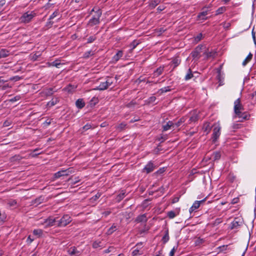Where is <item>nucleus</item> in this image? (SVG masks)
<instances>
[{
    "label": "nucleus",
    "mask_w": 256,
    "mask_h": 256,
    "mask_svg": "<svg viewBox=\"0 0 256 256\" xmlns=\"http://www.w3.org/2000/svg\"><path fill=\"white\" fill-rule=\"evenodd\" d=\"M35 14L32 12L30 13L25 12L20 18V20L22 22L28 23L32 20Z\"/></svg>",
    "instance_id": "f03ea898"
},
{
    "label": "nucleus",
    "mask_w": 256,
    "mask_h": 256,
    "mask_svg": "<svg viewBox=\"0 0 256 256\" xmlns=\"http://www.w3.org/2000/svg\"><path fill=\"white\" fill-rule=\"evenodd\" d=\"M91 51H88L86 52L84 54V58H88L90 57V56L92 55Z\"/></svg>",
    "instance_id": "6e6d98bb"
},
{
    "label": "nucleus",
    "mask_w": 256,
    "mask_h": 256,
    "mask_svg": "<svg viewBox=\"0 0 256 256\" xmlns=\"http://www.w3.org/2000/svg\"><path fill=\"white\" fill-rule=\"evenodd\" d=\"M202 34H199L196 38V40L197 41H200L202 39Z\"/></svg>",
    "instance_id": "338daca9"
},
{
    "label": "nucleus",
    "mask_w": 256,
    "mask_h": 256,
    "mask_svg": "<svg viewBox=\"0 0 256 256\" xmlns=\"http://www.w3.org/2000/svg\"><path fill=\"white\" fill-rule=\"evenodd\" d=\"M148 220L146 216V214H143L138 216L136 219V222H146Z\"/></svg>",
    "instance_id": "dca6fc26"
},
{
    "label": "nucleus",
    "mask_w": 256,
    "mask_h": 256,
    "mask_svg": "<svg viewBox=\"0 0 256 256\" xmlns=\"http://www.w3.org/2000/svg\"><path fill=\"white\" fill-rule=\"evenodd\" d=\"M10 54V52L6 49H2L0 50V58L8 57Z\"/></svg>",
    "instance_id": "6ab92c4d"
},
{
    "label": "nucleus",
    "mask_w": 256,
    "mask_h": 256,
    "mask_svg": "<svg viewBox=\"0 0 256 256\" xmlns=\"http://www.w3.org/2000/svg\"><path fill=\"white\" fill-rule=\"evenodd\" d=\"M179 199H180L179 197H174V198H173V199L172 200V203L174 204V203L178 202L179 200Z\"/></svg>",
    "instance_id": "69168bd1"
},
{
    "label": "nucleus",
    "mask_w": 256,
    "mask_h": 256,
    "mask_svg": "<svg viewBox=\"0 0 256 256\" xmlns=\"http://www.w3.org/2000/svg\"><path fill=\"white\" fill-rule=\"evenodd\" d=\"M176 252V249L174 248L170 252V256H174V252Z\"/></svg>",
    "instance_id": "774afa93"
},
{
    "label": "nucleus",
    "mask_w": 256,
    "mask_h": 256,
    "mask_svg": "<svg viewBox=\"0 0 256 256\" xmlns=\"http://www.w3.org/2000/svg\"><path fill=\"white\" fill-rule=\"evenodd\" d=\"M76 88V86L69 84L66 87L64 88V90L68 93H72Z\"/></svg>",
    "instance_id": "ddd939ff"
},
{
    "label": "nucleus",
    "mask_w": 256,
    "mask_h": 256,
    "mask_svg": "<svg viewBox=\"0 0 256 256\" xmlns=\"http://www.w3.org/2000/svg\"><path fill=\"white\" fill-rule=\"evenodd\" d=\"M68 252L70 256H80L82 254V252L78 250L74 246L69 248Z\"/></svg>",
    "instance_id": "423d86ee"
},
{
    "label": "nucleus",
    "mask_w": 256,
    "mask_h": 256,
    "mask_svg": "<svg viewBox=\"0 0 256 256\" xmlns=\"http://www.w3.org/2000/svg\"><path fill=\"white\" fill-rule=\"evenodd\" d=\"M185 122V118H180L177 122L174 123V128H178L179 127L182 123Z\"/></svg>",
    "instance_id": "c9c22d12"
},
{
    "label": "nucleus",
    "mask_w": 256,
    "mask_h": 256,
    "mask_svg": "<svg viewBox=\"0 0 256 256\" xmlns=\"http://www.w3.org/2000/svg\"><path fill=\"white\" fill-rule=\"evenodd\" d=\"M7 204L10 207L14 206L17 204V202L15 200H10L8 202Z\"/></svg>",
    "instance_id": "58836bf2"
},
{
    "label": "nucleus",
    "mask_w": 256,
    "mask_h": 256,
    "mask_svg": "<svg viewBox=\"0 0 256 256\" xmlns=\"http://www.w3.org/2000/svg\"><path fill=\"white\" fill-rule=\"evenodd\" d=\"M220 127L218 126L214 128L213 130V134H212V139H213L212 141L214 142H216V140H218V137L220 136Z\"/></svg>",
    "instance_id": "0eeeda50"
},
{
    "label": "nucleus",
    "mask_w": 256,
    "mask_h": 256,
    "mask_svg": "<svg viewBox=\"0 0 256 256\" xmlns=\"http://www.w3.org/2000/svg\"><path fill=\"white\" fill-rule=\"evenodd\" d=\"M236 116L242 119L241 120H240V122H243L244 120H248L250 117V115L247 112H241L240 114H236Z\"/></svg>",
    "instance_id": "f8f14e48"
},
{
    "label": "nucleus",
    "mask_w": 256,
    "mask_h": 256,
    "mask_svg": "<svg viewBox=\"0 0 256 256\" xmlns=\"http://www.w3.org/2000/svg\"><path fill=\"white\" fill-rule=\"evenodd\" d=\"M6 216L4 213L2 214L0 212V222H4L6 219Z\"/></svg>",
    "instance_id": "09e8293b"
},
{
    "label": "nucleus",
    "mask_w": 256,
    "mask_h": 256,
    "mask_svg": "<svg viewBox=\"0 0 256 256\" xmlns=\"http://www.w3.org/2000/svg\"><path fill=\"white\" fill-rule=\"evenodd\" d=\"M112 212L110 210H106L103 212L102 214L103 216H104L105 217L107 216L109 214H111Z\"/></svg>",
    "instance_id": "13d9d810"
},
{
    "label": "nucleus",
    "mask_w": 256,
    "mask_h": 256,
    "mask_svg": "<svg viewBox=\"0 0 256 256\" xmlns=\"http://www.w3.org/2000/svg\"><path fill=\"white\" fill-rule=\"evenodd\" d=\"M156 166L152 162H150L144 168L143 172H146L147 174H149L154 170Z\"/></svg>",
    "instance_id": "6e6552de"
},
{
    "label": "nucleus",
    "mask_w": 256,
    "mask_h": 256,
    "mask_svg": "<svg viewBox=\"0 0 256 256\" xmlns=\"http://www.w3.org/2000/svg\"><path fill=\"white\" fill-rule=\"evenodd\" d=\"M72 222V218L68 214H64L60 220L58 219V226H65Z\"/></svg>",
    "instance_id": "f257e3e1"
},
{
    "label": "nucleus",
    "mask_w": 256,
    "mask_h": 256,
    "mask_svg": "<svg viewBox=\"0 0 256 256\" xmlns=\"http://www.w3.org/2000/svg\"><path fill=\"white\" fill-rule=\"evenodd\" d=\"M94 248H102V242L100 241H94L92 244Z\"/></svg>",
    "instance_id": "c85d7f7f"
},
{
    "label": "nucleus",
    "mask_w": 256,
    "mask_h": 256,
    "mask_svg": "<svg viewBox=\"0 0 256 256\" xmlns=\"http://www.w3.org/2000/svg\"><path fill=\"white\" fill-rule=\"evenodd\" d=\"M42 202V198L40 197L36 198L34 201L32 202V204H36V205H38Z\"/></svg>",
    "instance_id": "c03bdc74"
},
{
    "label": "nucleus",
    "mask_w": 256,
    "mask_h": 256,
    "mask_svg": "<svg viewBox=\"0 0 256 256\" xmlns=\"http://www.w3.org/2000/svg\"><path fill=\"white\" fill-rule=\"evenodd\" d=\"M171 128H174V123L172 121H168L166 124L162 126L164 131H166Z\"/></svg>",
    "instance_id": "a211bd4d"
},
{
    "label": "nucleus",
    "mask_w": 256,
    "mask_h": 256,
    "mask_svg": "<svg viewBox=\"0 0 256 256\" xmlns=\"http://www.w3.org/2000/svg\"><path fill=\"white\" fill-rule=\"evenodd\" d=\"M202 46H198L195 50L192 52L190 55L193 58H200V50L202 49Z\"/></svg>",
    "instance_id": "9d476101"
},
{
    "label": "nucleus",
    "mask_w": 256,
    "mask_h": 256,
    "mask_svg": "<svg viewBox=\"0 0 256 256\" xmlns=\"http://www.w3.org/2000/svg\"><path fill=\"white\" fill-rule=\"evenodd\" d=\"M96 39L95 36H90L88 38V43H91L94 41Z\"/></svg>",
    "instance_id": "603ef678"
},
{
    "label": "nucleus",
    "mask_w": 256,
    "mask_h": 256,
    "mask_svg": "<svg viewBox=\"0 0 256 256\" xmlns=\"http://www.w3.org/2000/svg\"><path fill=\"white\" fill-rule=\"evenodd\" d=\"M126 125V124L125 122H122L116 126V128L120 132L125 129Z\"/></svg>",
    "instance_id": "c756f323"
},
{
    "label": "nucleus",
    "mask_w": 256,
    "mask_h": 256,
    "mask_svg": "<svg viewBox=\"0 0 256 256\" xmlns=\"http://www.w3.org/2000/svg\"><path fill=\"white\" fill-rule=\"evenodd\" d=\"M58 218H53L52 217H50L46 220L45 223L47 226H54L55 223L56 222L58 224Z\"/></svg>",
    "instance_id": "9b49d317"
},
{
    "label": "nucleus",
    "mask_w": 256,
    "mask_h": 256,
    "mask_svg": "<svg viewBox=\"0 0 256 256\" xmlns=\"http://www.w3.org/2000/svg\"><path fill=\"white\" fill-rule=\"evenodd\" d=\"M234 104V111L236 115L238 114H240V110H244V107L240 102V98L235 100Z\"/></svg>",
    "instance_id": "20e7f679"
},
{
    "label": "nucleus",
    "mask_w": 256,
    "mask_h": 256,
    "mask_svg": "<svg viewBox=\"0 0 256 256\" xmlns=\"http://www.w3.org/2000/svg\"><path fill=\"white\" fill-rule=\"evenodd\" d=\"M22 158V156H20V155H16L14 156H12L10 158V161L12 162H14L16 161H20Z\"/></svg>",
    "instance_id": "4c0bfd02"
},
{
    "label": "nucleus",
    "mask_w": 256,
    "mask_h": 256,
    "mask_svg": "<svg viewBox=\"0 0 256 256\" xmlns=\"http://www.w3.org/2000/svg\"><path fill=\"white\" fill-rule=\"evenodd\" d=\"M125 196V192L123 191L121 192L119 194H118L116 198V202H120Z\"/></svg>",
    "instance_id": "2f4dec72"
},
{
    "label": "nucleus",
    "mask_w": 256,
    "mask_h": 256,
    "mask_svg": "<svg viewBox=\"0 0 256 256\" xmlns=\"http://www.w3.org/2000/svg\"><path fill=\"white\" fill-rule=\"evenodd\" d=\"M102 15V11L100 9H98L94 14V15L92 16L94 18H98L100 20V18Z\"/></svg>",
    "instance_id": "79ce46f5"
},
{
    "label": "nucleus",
    "mask_w": 256,
    "mask_h": 256,
    "mask_svg": "<svg viewBox=\"0 0 256 256\" xmlns=\"http://www.w3.org/2000/svg\"><path fill=\"white\" fill-rule=\"evenodd\" d=\"M156 97L152 96L148 98V102L149 104L152 103V102H154L156 101Z\"/></svg>",
    "instance_id": "3c124183"
},
{
    "label": "nucleus",
    "mask_w": 256,
    "mask_h": 256,
    "mask_svg": "<svg viewBox=\"0 0 256 256\" xmlns=\"http://www.w3.org/2000/svg\"><path fill=\"white\" fill-rule=\"evenodd\" d=\"M108 86L106 84V82H102L96 88H94V90H104L108 88Z\"/></svg>",
    "instance_id": "4468645a"
},
{
    "label": "nucleus",
    "mask_w": 256,
    "mask_h": 256,
    "mask_svg": "<svg viewBox=\"0 0 256 256\" xmlns=\"http://www.w3.org/2000/svg\"><path fill=\"white\" fill-rule=\"evenodd\" d=\"M112 249H114V248L112 246H110L108 249L104 251V253H109L112 251Z\"/></svg>",
    "instance_id": "680f3d73"
},
{
    "label": "nucleus",
    "mask_w": 256,
    "mask_h": 256,
    "mask_svg": "<svg viewBox=\"0 0 256 256\" xmlns=\"http://www.w3.org/2000/svg\"><path fill=\"white\" fill-rule=\"evenodd\" d=\"M139 252L140 250H138V248L134 250L132 252V256H138V254H140Z\"/></svg>",
    "instance_id": "4d7b16f0"
},
{
    "label": "nucleus",
    "mask_w": 256,
    "mask_h": 256,
    "mask_svg": "<svg viewBox=\"0 0 256 256\" xmlns=\"http://www.w3.org/2000/svg\"><path fill=\"white\" fill-rule=\"evenodd\" d=\"M140 43L139 40H134L130 44L129 46L130 48V51L134 49L136 46Z\"/></svg>",
    "instance_id": "a878e982"
},
{
    "label": "nucleus",
    "mask_w": 256,
    "mask_h": 256,
    "mask_svg": "<svg viewBox=\"0 0 256 256\" xmlns=\"http://www.w3.org/2000/svg\"><path fill=\"white\" fill-rule=\"evenodd\" d=\"M164 70V66H160L154 70L153 75L154 77H158L161 75Z\"/></svg>",
    "instance_id": "f3484780"
},
{
    "label": "nucleus",
    "mask_w": 256,
    "mask_h": 256,
    "mask_svg": "<svg viewBox=\"0 0 256 256\" xmlns=\"http://www.w3.org/2000/svg\"><path fill=\"white\" fill-rule=\"evenodd\" d=\"M76 105L78 108L81 109L85 106L83 99L79 98L76 102Z\"/></svg>",
    "instance_id": "aec40b11"
},
{
    "label": "nucleus",
    "mask_w": 256,
    "mask_h": 256,
    "mask_svg": "<svg viewBox=\"0 0 256 256\" xmlns=\"http://www.w3.org/2000/svg\"><path fill=\"white\" fill-rule=\"evenodd\" d=\"M226 10V8L222 6L219 8L216 12V15H218L223 14Z\"/></svg>",
    "instance_id": "473e14b6"
},
{
    "label": "nucleus",
    "mask_w": 256,
    "mask_h": 256,
    "mask_svg": "<svg viewBox=\"0 0 256 256\" xmlns=\"http://www.w3.org/2000/svg\"><path fill=\"white\" fill-rule=\"evenodd\" d=\"M206 56L207 58H214L216 55V52L214 50H212L210 52H206L204 53Z\"/></svg>",
    "instance_id": "4be33fe9"
},
{
    "label": "nucleus",
    "mask_w": 256,
    "mask_h": 256,
    "mask_svg": "<svg viewBox=\"0 0 256 256\" xmlns=\"http://www.w3.org/2000/svg\"><path fill=\"white\" fill-rule=\"evenodd\" d=\"M206 198H204V199L201 200H198V201H196L192 204V207L190 208V212H193L194 210L198 208L200 204L204 203L206 200Z\"/></svg>",
    "instance_id": "1a4fd4ad"
},
{
    "label": "nucleus",
    "mask_w": 256,
    "mask_h": 256,
    "mask_svg": "<svg viewBox=\"0 0 256 256\" xmlns=\"http://www.w3.org/2000/svg\"><path fill=\"white\" fill-rule=\"evenodd\" d=\"M99 23H100V20L96 18L92 17L89 20V24H90L91 26H94V25L97 24Z\"/></svg>",
    "instance_id": "7c9ffc66"
},
{
    "label": "nucleus",
    "mask_w": 256,
    "mask_h": 256,
    "mask_svg": "<svg viewBox=\"0 0 256 256\" xmlns=\"http://www.w3.org/2000/svg\"><path fill=\"white\" fill-rule=\"evenodd\" d=\"M180 62L181 60L179 58L178 56L173 58L172 62H170V63L174 65L172 70H174L176 67H177L180 64Z\"/></svg>",
    "instance_id": "412c9836"
},
{
    "label": "nucleus",
    "mask_w": 256,
    "mask_h": 256,
    "mask_svg": "<svg viewBox=\"0 0 256 256\" xmlns=\"http://www.w3.org/2000/svg\"><path fill=\"white\" fill-rule=\"evenodd\" d=\"M222 222V218H216V219L214 220V226H217V225H218V224H220L221 222Z\"/></svg>",
    "instance_id": "864d4df0"
},
{
    "label": "nucleus",
    "mask_w": 256,
    "mask_h": 256,
    "mask_svg": "<svg viewBox=\"0 0 256 256\" xmlns=\"http://www.w3.org/2000/svg\"><path fill=\"white\" fill-rule=\"evenodd\" d=\"M55 91L54 90V88H46L44 89L43 91V93L44 96H50L52 95L54 92Z\"/></svg>",
    "instance_id": "2eb2a0df"
},
{
    "label": "nucleus",
    "mask_w": 256,
    "mask_h": 256,
    "mask_svg": "<svg viewBox=\"0 0 256 256\" xmlns=\"http://www.w3.org/2000/svg\"><path fill=\"white\" fill-rule=\"evenodd\" d=\"M194 74L190 68H189L187 72V73L184 77L186 80H188L194 77Z\"/></svg>",
    "instance_id": "5701e85b"
},
{
    "label": "nucleus",
    "mask_w": 256,
    "mask_h": 256,
    "mask_svg": "<svg viewBox=\"0 0 256 256\" xmlns=\"http://www.w3.org/2000/svg\"><path fill=\"white\" fill-rule=\"evenodd\" d=\"M58 99L57 98H52L50 102L47 104V106L50 107L54 106L58 102Z\"/></svg>",
    "instance_id": "393cba45"
},
{
    "label": "nucleus",
    "mask_w": 256,
    "mask_h": 256,
    "mask_svg": "<svg viewBox=\"0 0 256 256\" xmlns=\"http://www.w3.org/2000/svg\"><path fill=\"white\" fill-rule=\"evenodd\" d=\"M165 171L164 168H160L159 170H158L156 173L158 174H161L163 173Z\"/></svg>",
    "instance_id": "0e129e2a"
},
{
    "label": "nucleus",
    "mask_w": 256,
    "mask_h": 256,
    "mask_svg": "<svg viewBox=\"0 0 256 256\" xmlns=\"http://www.w3.org/2000/svg\"><path fill=\"white\" fill-rule=\"evenodd\" d=\"M50 66H56L58 68H59V66L61 64L60 60H56L50 63H48Z\"/></svg>",
    "instance_id": "f704fd0d"
},
{
    "label": "nucleus",
    "mask_w": 256,
    "mask_h": 256,
    "mask_svg": "<svg viewBox=\"0 0 256 256\" xmlns=\"http://www.w3.org/2000/svg\"><path fill=\"white\" fill-rule=\"evenodd\" d=\"M221 157V154L220 152L216 151L214 152L212 154V158L214 160H218L220 159Z\"/></svg>",
    "instance_id": "72a5a7b5"
},
{
    "label": "nucleus",
    "mask_w": 256,
    "mask_h": 256,
    "mask_svg": "<svg viewBox=\"0 0 256 256\" xmlns=\"http://www.w3.org/2000/svg\"><path fill=\"white\" fill-rule=\"evenodd\" d=\"M167 215L170 218H173L176 216V214L174 211L168 212Z\"/></svg>",
    "instance_id": "a18cd8bd"
},
{
    "label": "nucleus",
    "mask_w": 256,
    "mask_h": 256,
    "mask_svg": "<svg viewBox=\"0 0 256 256\" xmlns=\"http://www.w3.org/2000/svg\"><path fill=\"white\" fill-rule=\"evenodd\" d=\"M39 150L38 148H36L35 150H34L33 152L30 154V156H32V157H36V156L40 154V152H38L36 153V152L38 151Z\"/></svg>",
    "instance_id": "8fccbe9b"
},
{
    "label": "nucleus",
    "mask_w": 256,
    "mask_h": 256,
    "mask_svg": "<svg viewBox=\"0 0 256 256\" xmlns=\"http://www.w3.org/2000/svg\"><path fill=\"white\" fill-rule=\"evenodd\" d=\"M252 54L250 52L249 53L248 56H246V58H245V60L242 62V65L244 66H245L246 65V64L252 59Z\"/></svg>",
    "instance_id": "cd10ccee"
},
{
    "label": "nucleus",
    "mask_w": 256,
    "mask_h": 256,
    "mask_svg": "<svg viewBox=\"0 0 256 256\" xmlns=\"http://www.w3.org/2000/svg\"><path fill=\"white\" fill-rule=\"evenodd\" d=\"M33 234L34 235L38 237H40L42 234V230L40 229L34 230L33 231Z\"/></svg>",
    "instance_id": "ea45409f"
},
{
    "label": "nucleus",
    "mask_w": 256,
    "mask_h": 256,
    "mask_svg": "<svg viewBox=\"0 0 256 256\" xmlns=\"http://www.w3.org/2000/svg\"><path fill=\"white\" fill-rule=\"evenodd\" d=\"M58 14V12H54L50 17L49 20H51L53 19L54 17H56Z\"/></svg>",
    "instance_id": "052dcab7"
},
{
    "label": "nucleus",
    "mask_w": 256,
    "mask_h": 256,
    "mask_svg": "<svg viewBox=\"0 0 256 256\" xmlns=\"http://www.w3.org/2000/svg\"><path fill=\"white\" fill-rule=\"evenodd\" d=\"M242 222L238 218H236L234 219V220L231 222L230 228V230H233L234 228H238L240 226L242 225Z\"/></svg>",
    "instance_id": "39448f33"
},
{
    "label": "nucleus",
    "mask_w": 256,
    "mask_h": 256,
    "mask_svg": "<svg viewBox=\"0 0 256 256\" xmlns=\"http://www.w3.org/2000/svg\"><path fill=\"white\" fill-rule=\"evenodd\" d=\"M169 240L168 230H165V234L162 238V242L165 244Z\"/></svg>",
    "instance_id": "bb28decb"
},
{
    "label": "nucleus",
    "mask_w": 256,
    "mask_h": 256,
    "mask_svg": "<svg viewBox=\"0 0 256 256\" xmlns=\"http://www.w3.org/2000/svg\"><path fill=\"white\" fill-rule=\"evenodd\" d=\"M123 55V52L122 50H118L116 54L114 56L113 60L117 62Z\"/></svg>",
    "instance_id": "b1692460"
},
{
    "label": "nucleus",
    "mask_w": 256,
    "mask_h": 256,
    "mask_svg": "<svg viewBox=\"0 0 256 256\" xmlns=\"http://www.w3.org/2000/svg\"><path fill=\"white\" fill-rule=\"evenodd\" d=\"M116 226H112L108 230V234H112L114 231L116 230Z\"/></svg>",
    "instance_id": "5fc2aeb1"
},
{
    "label": "nucleus",
    "mask_w": 256,
    "mask_h": 256,
    "mask_svg": "<svg viewBox=\"0 0 256 256\" xmlns=\"http://www.w3.org/2000/svg\"><path fill=\"white\" fill-rule=\"evenodd\" d=\"M106 82V84L109 87L113 84L114 79L112 78H107Z\"/></svg>",
    "instance_id": "37998d69"
},
{
    "label": "nucleus",
    "mask_w": 256,
    "mask_h": 256,
    "mask_svg": "<svg viewBox=\"0 0 256 256\" xmlns=\"http://www.w3.org/2000/svg\"><path fill=\"white\" fill-rule=\"evenodd\" d=\"M40 54L39 52H36L35 54H34L32 56V59L35 61V60H38V57L40 56Z\"/></svg>",
    "instance_id": "de8ad7c7"
},
{
    "label": "nucleus",
    "mask_w": 256,
    "mask_h": 256,
    "mask_svg": "<svg viewBox=\"0 0 256 256\" xmlns=\"http://www.w3.org/2000/svg\"><path fill=\"white\" fill-rule=\"evenodd\" d=\"M91 128V126L90 124H86L84 126H83L82 128L84 130H86L90 129Z\"/></svg>",
    "instance_id": "e2e57ef3"
},
{
    "label": "nucleus",
    "mask_w": 256,
    "mask_h": 256,
    "mask_svg": "<svg viewBox=\"0 0 256 256\" xmlns=\"http://www.w3.org/2000/svg\"><path fill=\"white\" fill-rule=\"evenodd\" d=\"M204 240L203 238H196L194 240V244L196 246H199L201 245L204 242Z\"/></svg>",
    "instance_id": "e433bc0d"
},
{
    "label": "nucleus",
    "mask_w": 256,
    "mask_h": 256,
    "mask_svg": "<svg viewBox=\"0 0 256 256\" xmlns=\"http://www.w3.org/2000/svg\"><path fill=\"white\" fill-rule=\"evenodd\" d=\"M72 170L71 168L66 170H62L55 173L54 174V178H58L62 176H68L72 173Z\"/></svg>",
    "instance_id": "7ed1b4c3"
},
{
    "label": "nucleus",
    "mask_w": 256,
    "mask_h": 256,
    "mask_svg": "<svg viewBox=\"0 0 256 256\" xmlns=\"http://www.w3.org/2000/svg\"><path fill=\"white\" fill-rule=\"evenodd\" d=\"M207 14H208V12L206 11H204V12H202L200 13L198 16L200 18H201L202 16H206V15H207Z\"/></svg>",
    "instance_id": "bf43d9fd"
},
{
    "label": "nucleus",
    "mask_w": 256,
    "mask_h": 256,
    "mask_svg": "<svg viewBox=\"0 0 256 256\" xmlns=\"http://www.w3.org/2000/svg\"><path fill=\"white\" fill-rule=\"evenodd\" d=\"M160 91L161 93L162 94L164 92L170 91V88L169 86H166L162 88L160 90Z\"/></svg>",
    "instance_id": "49530a36"
},
{
    "label": "nucleus",
    "mask_w": 256,
    "mask_h": 256,
    "mask_svg": "<svg viewBox=\"0 0 256 256\" xmlns=\"http://www.w3.org/2000/svg\"><path fill=\"white\" fill-rule=\"evenodd\" d=\"M198 119V116L197 114H194L190 118L189 121L190 122H195Z\"/></svg>",
    "instance_id": "a19ab883"
}]
</instances>
